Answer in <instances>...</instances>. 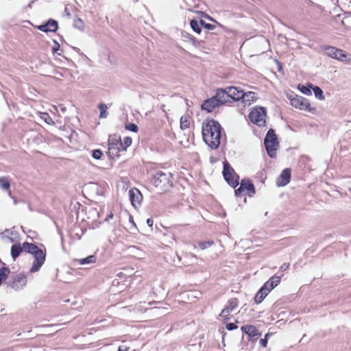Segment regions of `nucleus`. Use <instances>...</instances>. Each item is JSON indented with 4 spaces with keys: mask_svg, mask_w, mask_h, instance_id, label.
I'll return each instance as SVG.
<instances>
[{
    "mask_svg": "<svg viewBox=\"0 0 351 351\" xmlns=\"http://www.w3.org/2000/svg\"><path fill=\"white\" fill-rule=\"evenodd\" d=\"M202 136L204 142L212 149H217L220 145L221 127L213 120H208L202 124Z\"/></svg>",
    "mask_w": 351,
    "mask_h": 351,
    "instance_id": "obj_1",
    "label": "nucleus"
},
{
    "mask_svg": "<svg viewBox=\"0 0 351 351\" xmlns=\"http://www.w3.org/2000/svg\"><path fill=\"white\" fill-rule=\"evenodd\" d=\"M23 250L32 254L34 258L30 271L34 273L39 271L45 261V253L35 244L27 242L23 243Z\"/></svg>",
    "mask_w": 351,
    "mask_h": 351,
    "instance_id": "obj_2",
    "label": "nucleus"
},
{
    "mask_svg": "<svg viewBox=\"0 0 351 351\" xmlns=\"http://www.w3.org/2000/svg\"><path fill=\"white\" fill-rule=\"evenodd\" d=\"M152 182L160 192L168 191L172 186L171 174L169 172L158 171L153 176Z\"/></svg>",
    "mask_w": 351,
    "mask_h": 351,
    "instance_id": "obj_3",
    "label": "nucleus"
},
{
    "mask_svg": "<svg viewBox=\"0 0 351 351\" xmlns=\"http://www.w3.org/2000/svg\"><path fill=\"white\" fill-rule=\"evenodd\" d=\"M265 146L268 155L271 158L276 157V151L278 146L277 136L273 129L269 130L264 141Z\"/></svg>",
    "mask_w": 351,
    "mask_h": 351,
    "instance_id": "obj_4",
    "label": "nucleus"
},
{
    "mask_svg": "<svg viewBox=\"0 0 351 351\" xmlns=\"http://www.w3.org/2000/svg\"><path fill=\"white\" fill-rule=\"evenodd\" d=\"M266 110L263 107H255L249 114L250 120L258 126L265 124Z\"/></svg>",
    "mask_w": 351,
    "mask_h": 351,
    "instance_id": "obj_5",
    "label": "nucleus"
},
{
    "mask_svg": "<svg viewBox=\"0 0 351 351\" xmlns=\"http://www.w3.org/2000/svg\"><path fill=\"white\" fill-rule=\"evenodd\" d=\"M223 176L227 182L232 187L235 188L239 185V176L236 174L234 170L227 161L223 162Z\"/></svg>",
    "mask_w": 351,
    "mask_h": 351,
    "instance_id": "obj_6",
    "label": "nucleus"
},
{
    "mask_svg": "<svg viewBox=\"0 0 351 351\" xmlns=\"http://www.w3.org/2000/svg\"><path fill=\"white\" fill-rule=\"evenodd\" d=\"M292 106L302 110L311 112L313 108H311L308 101L302 97H296L291 99Z\"/></svg>",
    "mask_w": 351,
    "mask_h": 351,
    "instance_id": "obj_7",
    "label": "nucleus"
},
{
    "mask_svg": "<svg viewBox=\"0 0 351 351\" xmlns=\"http://www.w3.org/2000/svg\"><path fill=\"white\" fill-rule=\"evenodd\" d=\"M27 285V277L24 274H18L10 282V287L15 291H19Z\"/></svg>",
    "mask_w": 351,
    "mask_h": 351,
    "instance_id": "obj_8",
    "label": "nucleus"
},
{
    "mask_svg": "<svg viewBox=\"0 0 351 351\" xmlns=\"http://www.w3.org/2000/svg\"><path fill=\"white\" fill-rule=\"evenodd\" d=\"M226 89L230 97V100L238 101L242 99V97L244 96L243 90L235 86H229L227 87Z\"/></svg>",
    "mask_w": 351,
    "mask_h": 351,
    "instance_id": "obj_9",
    "label": "nucleus"
},
{
    "mask_svg": "<svg viewBox=\"0 0 351 351\" xmlns=\"http://www.w3.org/2000/svg\"><path fill=\"white\" fill-rule=\"evenodd\" d=\"M129 195L131 204L135 208H137L141 204L142 200V195L141 192L136 189H132L129 191Z\"/></svg>",
    "mask_w": 351,
    "mask_h": 351,
    "instance_id": "obj_10",
    "label": "nucleus"
},
{
    "mask_svg": "<svg viewBox=\"0 0 351 351\" xmlns=\"http://www.w3.org/2000/svg\"><path fill=\"white\" fill-rule=\"evenodd\" d=\"M291 178V170L290 169H284L280 175L278 176L276 180V184L278 186H283L287 185Z\"/></svg>",
    "mask_w": 351,
    "mask_h": 351,
    "instance_id": "obj_11",
    "label": "nucleus"
},
{
    "mask_svg": "<svg viewBox=\"0 0 351 351\" xmlns=\"http://www.w3.org/2000/svg\"><path fill=\"white\" fill-rule=\"evenodd\" d=\"M219 106L220 105L217 99L215 98V96H213L204 101L202 105V108L208 112H211L216 107Z\"/></svg>",
    "mask_w": 351,
    "mask_h": 351,
    "instance_id": "obj_12",
    "label": "nucleus"
},
{
    "mask_svg": "<svg viewBox=\"0 0 351 351\" xmlns=\"http://www.w3.org/2000/svg\"><path fill=\"white\" fill-rule=\"evenodd\" d=\"M280 282V277L277 276H272L265 285L261 287L264 291L269 293Z\"/></svg>",
    "mask_w": 351,
    "mask_h": 351,
    "instance_id": "obj_13",
    "label": "nucleus"
},
{
    "mask_svg": "<svg viewBox=\"0 0 351 351\" xmlns=\"http://www.w3.org/2000/svg\"><path fill=\"white\" fill-rule=\"evenodd\" d=\"M238 306V300L236 298H232L228 300L226 306L222 310L221 316L226 317Z\"/></svg>",
    "mask_w": 351,
    "mask_h": 351,
    "instance_id": "obj_14",
    "label": "nucleus"
},
{
    "mask_svg": "<svg viewBox=\"0 0 351 351\" xmlns=\"http://www.w3.org/2000/svg\"><path fill=\"white\" fill-rule=\"evenodd\" d=\"M215 96L220 106L226 103L230 102L226 88L218 89Z\"/></svg>",
    "mask_w": 351,
    "mask_h": 351,
    "instance_id": "obj_15",
    "label": "nucleus"
},
{
    "mask_svg": "<svg viewBox=\"0 0 351 351\" xmlns=\"http://www.w3.org/2000/svg\"><path fill=\"white\" fill-rule=\"evenodd\" d=\"M38 29L44 32H54L58 29V23L55 20L50 19L46 24L38 26Z\"/></svg>",
    "mask_w": 351,
    "mask_h": 351,
    "instance_id": "obj_16",
    "label": "nucleus"
},
{
    "mask_svg": "<svg viewBox=\"0 0 351 351\" xmlns=\"http://www.w3.org/2000/svg\"><path fill=\"white\" fill-rule=\"evenodd\" d=\"M118 145L122 146L121 141L118 140H112L108 143V154L110 157L114 158L119 156V147Z\"/></svg>",
    "mask_w": 351,
    "mask_h": 351,
    "instance_id": "obj_17",
    "label": "nucleus"
},
{
    "mask_svg": "<svg viewBox=\"0 0 351 351\" xmlns=\"http://www.w3.org/2000/svg\"><path fill=\"white\" fill-rule=\"evenodd\" d=\"M337 59L339 61L346 62L348 64H351V54L349 53H347L346 51L338 49L337 50Z\"/></svg>",
    "mask_w": 351,
    "mask_h": 351,
    "instance_id": "obj_18",
    "label": "nucleus"
},
{
    "mask_svg": "<svg viewBox=\"0 0 351 351\" xmlns=\"http://www.w3.org/2000/svg\"><path fill=\"white\" fill-rule=\"evenodd\" d=\"M10 183L7 177H0V188L2 190L7 191L9 197H12V193L10 190Z\"/></svg>",
    "mask_w": 351,
    "mask_h": 351,
    "instance_id": "obj_19",
    "label": "nucleus"
},
{
    "mask_svg": "<svg viewBox=\"0 0 351 351\" xmlns=\"http://www.w3.org/2000/svg\"><path fill=\"white\" fill-rule=\"evenodd\" d=\"M97 258L95 255H90L86 258L75 259V262L79 265L93 264L96 262Z\"/></svg>",
    "mask_w": 351,
    "mask_h": 351,
    "instance_id": "obj_20",
    "label": "nucleus"
},
{
    "mask_svg": "<svg viewBox=\"0 0 351 351\" xmlns=\"http://www.w3.org/2000/svg\"><path fill=\"white\" fill-rule=\"evenodd\" d=\"M242 99L245 105H250L251 102L255 101L257 99L256 94L254 92L244 93V96L242 97Z\"/></svg>",
    "mask_w": 351,
    "mask_h": 351,
    "instance_id": "obj_21",
    "label": "nucleus"
},
{
    "mask_svg": "<svg viewBox=\"0 0 351 351\" xmlns=\"http://www.w3.org/2000/svg\"><path fill=\"white\" fill-rule=\"evenodd\" d=\"M241 329L250 337H255L258 335V330L254 326L245 325L242 326Z\"/></svg>",
    "mask_w": 351,
    "mask_h": 351,
    "instance_id": "obj_22",
    "label": "nucleus"
},
{
    "mask_svg": "<svg viewBox=\"0 0 351 351\" xmlns=\"http://www.w3.org/2000/svg\"><path fill=\"white\" fill-rule=\"evenodd\" d=\"M23 250L21 244H14L11 247V255L14 259L18 257Z\"/></svg>",
    "mask_w": 351,
    "mask_h": 351,
    "instance_id": "obj_23",
    "label": "nucleus"
},
{
    "mask_svg": "<svg viewBox=\"0 0 351 351\" xmlns=\"http://www.w3.org/2000/svg\"><path fill=\"white\" fill-rule=\"evenodd\" d=\"M337 50L338 48H336L335 47L328 46L325 47V51L328 56L337 59Z\"/></svg>",
    "mask_w": 351,
    "mask_h": 351,
    "instance_id": "obj_24",
    "label": "nucleus"
},
{
    "mask_svg": "<svg viewBox=\"0 0 351 351\" xmlns=\"http://www.w3.org/2000/svg\"><path fill=\"white\" fill-rule=\"evenodd\" d=\"M243 182H245V191H246L250 195L255 193L254 186L250 180H243Z\"/></svg>",
    "mask_w": 351,
    "mask_h": 351,
    "instance_id": "obj_25",
    "label": "nucleus"
},
{
    "mask_svg": "<svg viewBox=\"0 0 351 351\" xmlns=\"http://www.w3.org/2000/svg\"><path fill=\"white\" fill-rule=\"evenodd\" d=\"M267 294L268 293L265 291H264V289L261 288L254 298L256 303H261L263 300V299H265V298L267 295Z\"/></svg>",
    "mask_w": 351,
    "mask_h": 351,
    "instance_id": "obj_26",
    "label": "nucleus"
},
{
    "mask_svg": "<svg viewBox=\"0 0 351 351\" xmlns=\"http://www.w3.org/2000/svg\"><path fill=\"white\" fill-rule=\"evenodd\" d=\"M190 25H191V27L192 28V29L197 33V34H200L201 32H202V29H201V24H200V21L199 22L198 21L195 20V19H193L190 22Z\"/></svg>",
    "mask_w": 351,
    "mask_h": 351,
    "instance_id": "obj_27",
    "label": "nucleus"
},
{
    "mask_svg": "<svg viewBox=\"0 0 351 351\" xmlns=\"http://www.w3.org/2000/svg\"><path fill=\"white\" fill-rule=\"evenodd\" d=\"M38 114H39L40 117L47 124L51 125L54 123V121L48 113L39 112Z\"/></svg>",
    "mask_w": 351,
    "mask_h": 351,
    "instance_id": "obj_28",
    "label": "nucleus"
},
{
    "mask_svg": "<svg viewBox=\"0 0 351 351\" xmlns=\"http://www.w3.org/2000/svg\"><path fill=\"white\" fill-rule=\"evenodd\" d=\"M310 87L313 88L314 94L316 97H317L319 99H324V96L323 94L322 90L318 87V86H313L312 84L310 85Z\"/></svg>",
    "mask_w": 351,
    "mask_h": 351,
    "instance_id": "obj_29",
    "label": "nucleus"
},
{
    "mask_svg": "<svg viewBox=\"0 0 351 351\" xmlns=\"http://www.w3.org/2000/svg\"><path fill=\"white\" fill-rule=\"evenodd\" d=\"M190 122L188 116H182L180 118V128L182 130L186 129L189 127Z\"/></svg>",
    "mask_w": 351,
    "mask_h": 351,
    "instance_id": "obj_30",
    "label": "nucleus"
},
{
    "mask_svg": "<svg viewBox=\"0 0 351 351\" xmlns=\"http://www.w3.org/2000/svg\"><path fill=\"white\" fill-rule=\"evenodd\" d=\"M99 109L100 110L99 117L102 118V119L106 118L107 117L106 110L108 109L107 106L104 104H100L99 105Z\"/></svg>",
    "mask_w": 351,
    "mask_h": 351,
    "instance_id": "obj_31",
    "label": "nucleus"
},
{
    "mask_svg": "<svg viewBox=\"0 0 351 351\" xmlns=\"http://www.w3.org/2000/svg\"><path fill=\"white\" fill-rule=\"evenodd\" d=\"M258 43H260L261 45L263 46V47L260 50V52L261 53L265 52L266 48L268 45V40L264 37H261L258 39Z\"/></svg>",
    "mask_w": 351,
    "mask_h": 351,
    "instance_id": "obj_32",
    "label": "nucleus"
},
{
    "mask_svg": "<svg viewBox=\"0 0 351 351\" xmlns=\"http://www.w3.org/2000/svg\"><path fill=\"white\" fill-rule=\"evenodd\" d=\"M132 138L129 136H126L123 138V141H121V145L123 146V151H125L127 148L131 145L132 144Z\"/></svg>",
    "mask_w": 351,
    "mask_h": 351,
    "instance_id": "obj_33",
    "label": "nucleus"
},
{
    "mask_svg": "<svg viewBox=\"0 0 351 351\" xmlns=\"http://www.w3.org/2000/svg\"><path fill=\"white\" fill-rule=\"evenodd\" d=\"M213 244V241H201L199 243V246L202 250H205L210 247Z\"/></svg>",
    "mask_w": 351,
    "mask_h": 351,
    "instance_id": "obj_34",
    "label": "nucleus"
},
{
    "mask_svg": "<svg viewBox=\"0 0 351 351\" xmlns=\"http://www.w3.org/2000/svg\"><path fill=\"white\" fill-rule=\"evenodd\" d=\"M245 182H243V180L241 182L240 186L234 191L236 195H241L245 191Z\"/></svg>",
    "mask_w": 351,
    "mask_h": 351,
    "instance_id": "obj_35",
    "label": "nucleus"
},
{
    "mask_svg": "<svg viewBox=\"0 0 351 351\" xmlns=\"http://www.w3.org/2000/svg\"><path fill=\"white\" fill-rule=\"evenodd\" d=\"M200 24L202 26L204 27L206 29L208 30H213L215 28V25L210 23H206L204 21H200Z\"/></svg>",
    "mask_w": 351,
    "mask_h": 351,
    "instance_id": "obj_36",
    "label": "nucleus"
},
{
    "mask_svg": "<svg viewBox=\"0 0 351 351\" xmlns=\"http://www.w3.org/2000/svg\"><path fill=\"white\" fill-rule=\"evenodd\" d=\"M103 155V153L101 150L99 149H95L93 151V157L95 158V159H97V160H99L101 158V157Z\"/></svg>",
    "mask_w": 351,
    "mask_h": 351,
    "instance_id": "obj_37",
    "label": "nucleus"
},
{
    "mask_svg": "<svg viewBox=\"0 0 351 351\" xmlns=\"http://www.w3.org/2000/svg\"><path fill=\"white\" fill-rule=\"evenodd\" d=\"M74 27L79 29H83V21L80 19H77L74 21Z\"/></svg>",
    "mask_w": 351,
    "mask_h": 351,
    "instance_id": "obj_38",
    "label": "nucleus"
},
{
    "mask_svg": "<svg viewBox=\"0 0 351 351\" xmlns=\"http://www.w3.org/2000/svg\"><path fill=\"white\" fill-rule=\"evenodd\" d=\"M125 128L134 132H136L138 131V126L134 123H130L126 125Z\"/></svg>",
    "mask_w": 351,
    "mask_h": 351,
    "instance_id": "obj_39",
    "label": "nucleus"
},
{
    "mask_svg": "<svg viewBox=\"0 0 351 351\" xmlns=\"http://www.w3.org/2000/svg\"><path fill=\"white\" fill-rule=\"evenodd\" d=\"M144 304H145V302L143 303H139L138 304H136L135 308L141 313H143L147 310V308L144 306Z\"/></svg>",
    "mask_w": 351,
    "mask_h": 351,
    "instance_id": "obj_40",
    "label": "nucleus"
},
{
    "mask_svg": "<svg viewBox=\"0 0 351 351\" xmlns=\"http://www.w3.org/2000/svg\"><path fill=\"white\" fill-rule=\"evenodd\" d=\"M269 335V334H266L265 337L263 338V339H261L260 340V345L264 348H265L267 346V337Z\"/></svg>",
    "mask_w": 351,
    "mask_h": 351,
    "instance_id": "obj_41",
    "label": "nucleus"
},
{
    "mask_svg": "<svg viewBox=\"0 0 351 351\" xmlns=\"http://www.w3.org/2000/svg\"><path fill=\"white\" fill-rule=\"evenodd\" d=\"M299 88L301 90V92L303 93L305 95H309V94L311 93V90L308 88L304 86H302L301 88L299 86Z\"/></svg>",
    "mask_w": 351,
    "mask_h": 351,
    "instance_id": "obj_42",
    "label": "nucleus"
},
{
    "mask_svg": "<svg viewBox=\"0 0 351 351\" xmlns=\"http://www.w3.org/2000/svg\"><path fill=\"white\" fill-rule=\"evenodd\" d=\"M130 349V346L126 345L125 343H123L119 347V351H128Z\"/></svg>",
    "mask_w": 351,
    "mask_h": 351,
    "instance_id": "obj_43",
    "label": "nucleus"
},
{
    "mask_svg": "<svg viewBox=\"0 0 351 351\" xmlns=\"http://www.w3.org/2000/svg\"><path fill=\"white\" fill-rule=\"evenodd\" d=\"M226 328L228 330H232L234 329L237 328V326L234 323H229L226 324Z\"/></svg>",
    "mask_w": 351,
    "mask_h": 351,
    "instance_id": "obj_44",
    "label": "nucleus"
},
{
    "mask_svg": "<svg viewBox=\"0 0 351 351\" xmlns=\"http://www.w3.org/2000/svg\"><path fill=\"white\" fill-rule=\"evenodd\" d=\"M152 310H154L156 311L155 313L157 315H161L164 313L163 308L155 307L154 308H152Z\"/></svg>",
    "mask_w": 351,
    "mask_h": 351,
    "instance_id": "obj_45",
    "label": "nucleus"
},
{
    "mask_svg": "<svg viewBox=\"0 0 351 351\" xmlns=\"http://www.w3.org/2000/svg\"><path fill=\"white\" fill-rule=\"evenodd\" d=\"M60 49V45L56 41H54V46L52 48L53 53H56Z\"/></svg>",
    "mask_w": 351,
    "mask_h": 351,
    "instance_id": "obj_46",
    "label": "nucleus"
},
{
    "mask_svg": "<svg viewBox=\"0 0 351 351\" xmlns=\"http://www.w3.org/2000/svg\"><path fill=\"white\" fill-rule=\"evenodd\" d=\"M289 267V263H284L282 264L281 266H280V270L281 271H285L287 270Z\"/></svg>",
    "mask_w": 351,
    "mask_h": 351,
    "instance_id": "obj_47",
    "label": "nucleus"
},
{
    "mask_svg": "<svg viewBox=\"0 0 351 351\" xmlns=\"http://www.w3.org/2000/svg\"><path fill=\"white\" fill-rule=\"evenodd\" d=\"M153 223H154V221H153V220L152 219H147V224L148 225V226L152 227Z\"/></svg>",
    "mask_w": 351,
    "mask_h": 351,
    "instance_id": "obj_48",
    "label": "nucleus"
},
{
    "mask_svg": "<svg viewBox=\"0 0 351 351\" xmlns=\"http://www.w3.org/2000/svg\"><path fill=\"white\" fill-rule=\"evenodd\" d=\"M112 217H113V214L110 213V215H107L106 220H109L110 219H112Z\"/></svg>",
    "mask_w": 351,
    "mask_h": 351,
    "instance_id": "obj_49",
    "label": "nucleus"
},
{
    "mask_svg": "<svg viewBox=\"0 0 351 351\" xmlns=\"http://www.w3.org/2000/svg\"><path fill=\"white\" fill-rule=\"evenodd\" d=\"M0 351H13V350L11 348H3V349L0 350Z\"/></svg>",
    "mask_w": 351,
    "mask_h": 351,
    "instance_id": "obj_50",
    "label": "nucleus"
},
{
    "mask_svg": "<svg viewBox=\"0 0 351 351\" xmlns=\"http://www.w3.org/2000/svg\"><path fill=\"white\" fill-rule=\"evenodd\" d=\"M189 38L191 39V40L193 43H195V38L194 37L191 36L189 34Z\"/></svg>",
    "mask_w": 351,
    "mask_h": 351,
    "instance_id": "obj_51",
    "label": "nucleus"
},
{
    "mask_svg": "<svg viewBox=\"0 0 351 351\" xmlns=\"http://www.w3.org/2000/svg\"><path fill=\"white\" fill-rule=\"evenodd\" d=\"M117 147L119 148V153L121 151H123V146L118 145Z\"/></svg>",
    "mask_w": 351,
    "mask_h": 351,
    "instance_id": "obj_52",
    "label": "nucleus"
},
{
    "mask_svg": "<svg viewBox=\"0 0 351 351\" xmlns=\"http://www.w3.org/2000/svg\"><path fill=\"white\" fill-rule=\"evenodd\" d=\"M130 222H131V223H132V224H134V225L135 226V223H134V222L133 219L132 218V217H130Z\"/></svg>",
    "mask_w": 351,
    "mask_h": 351,
    "instance_id": "obj_53",
    "label": "nucleus"
}]
</instances>
